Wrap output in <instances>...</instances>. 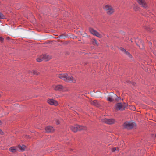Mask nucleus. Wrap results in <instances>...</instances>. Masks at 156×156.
<instances>
[{
    "label": "nucleus",
    "instance_id": "f257e3e1",
    "mask_svg": "<svg viewBox=\"0 0 156 156\" xmlns=\"http://www.w3.org/2000/svg\"><path fill=\"white\" fill-rule=\"evenodd\" d=\"M53 87L54 89L57 91L65 92L68 91L69 90V88L65 86H63L61 84L54 85L53 86Z\"/></svg>",
    "mask_w": 156,
    "mask_h": 156
},
{
    "label": "nucleus",
    "instance_id": "f03ea898",
    "mask_svg": "<svg viewBox=\"0 0 156 156\" xmlns=\"http://www.w3.org/2000/svg\"><path fill=\"white\" fill-rule=\"evenodd\" d=\"M104 10L108 15H111L114 12V10L113 7L110 5H105L103 7Z\"/></svg>",
    "mask_w": 156,
    "mask_h": 156
},
{
    "label": "nucleus",
    "instance_id": "7ed1b4c3",
    "mask_svg": "<svg viewBox=\"0 0 156 156\" xmlns=\"http://www.w3.org/2000/svg\"><path fill=\"white\" fill-rule=\"evenodd\" d=\"M136 126V123L133 122H126L124 124V127L127 129H130Z\"/></svg>",
    "mask_w": 156,
    "mask_h": 156
},
{
    "label": "nucleus",
    "instance_id": "20e7f679",
    "mask_svg": "<svg viewBox=\"0 0 156 156\" xmlns=\"http://www.w3.org/2000/svg\"><path fill=\"white\" fill-rule=\"evenodd\" d=\"M70 129L72 131L76 132L78 131L85 130L87 129V128L85 126L76 125L70 127Z\"/></svg>",
    "mask_w": 156,
    "mask_h": 156
},
{
    "label": "nucleus",
    "instance_id": "39448f33",
    "mask_svg": "<svg viewBox=\"0 0 156 156\" xmlns=\"http://www.w3.org/2000/svg\"><path fill=\"white\" fill-rule=\"evenodd\" d=\"M127 106V105L125 103H124L122 104L121 103H119L116 104L115 107L116 108L117 110H123Z\"/></svg>",
    "mask_w": 156,
    "mask_h": 156
},
{
    "label": "nucleus",
    "instance_id": "423d86ee",
    "mask_svg": "<svg viewBox=\"0 0 156 156\" xmlns=\"http://www.w3.org/2000/svg\"><path fill=\"white\" fill-rule=\"evenodd\" d=\"M89 30L90 32L93 35L96 36L99 38H101L102 37V35L99 34L96 30H94V29L92 28H89Z\"/></svg>",
    "mask_w": 156,
    "mask_h": 156
},
{
    "label": "nucleus",
    "instance_id": "0eeeda50",
    "mask_svg": "<svg viewBox=\"0 0 156 156\" xmlns=\"http://www.w3.org/2000/svg\"><path fill=\"white\" fill-rule=\"evenodd\" d=\"M67 76L66 77L64 81L66 82H73L75 83L76 82V80L72 76H69L67 74Z\"/></svg>",
    "mask_w": 156,
    "mask_h": 156
},
{
    "label": "nucleus",
    "instance_id": "6e6552de",
    "mask_svg": "<svg viewBox=\"0 0 156 156\" xmlns=\"http://www.w3.org/2000/svg\"><path fill=\"white\" fill-rule=\"evenodd\" d=\"M102 121L103 122L109 125L113 124L116 122L115 120L114 119H107L106 118L102 119Z\"/></svg>",
    "mask_w": 156,
    "mask_h": 156
},
{
    "label": "nucleus",
    "instance_id": "1a4fd4ad",
    "mask_svg": "<svg viewBox=\"0 0 156 156\" xmlns=\"http://www.w3.org/2000/svg\"><path fill=\"white\" fill-rule=\"evenodd\" d=\"M47 102L52 105L57 106L58 104L57 101L53 99H50L48 100Z\"/></svg>",
    "mask_w": 156,
    "mask_h": 156
},
{
    "label": "nucleus",
    "instance_id": "9d476101",
    "mask_svg": "<svg viewBox=\"0 0 156 156\" xmlns=\"http://www.w3.org/2000/svg\"><path fill=\"white\" fill-rule=\"evenodd\" d=\"M138 2L144 8H146L147 7V5L144 0H138Z\"/></svg>",
    "mask_w": 156,
    "mask_h": 156
},
{
    "label": "nucleus",
    "instance_id": "9b49d317",
    "mask_svg": "<svg viewBox=\"0 0 156 156\" xmlns=\"http://www.w3.org/2000/svg\"><path fill=\"white\" fill-rule=\"evenodd\" d=\"M45 130L46 132L50 133L53 132L54 129L51 126H48L45 128Z\"/></svg>",
    "mask_w": 156,
    "mask_h": 156
},
{
    "label": "nucleus",
    "instance_id": "f8f14e48",
    "mask_svg": "<svg viewBox=\"0 0 156 156\" xmlns=\"http://www.w3.org/2000/svg\"><path fill=\"white\" fill-rule=\"evenodd\" d=\"M113 95H109L107 98V100L108 101L110 102H112L114 100L113 98V95L114 96H116V94H113Z\"/></svg>",
    "mask_w": 156,
    "mask_h": 156
},
{
    "label": "nucleus",
    "instance_id": "ddd939ff",
    "mask_svg": "<svg viewBox=\"0 0 156 156\" xmlns=\"http://www.w3.org/2000/svg\"><path fill=\"white\" fill-rule=\"evenodd\" d=\"M67 73H63L61 74H58L57 76L60 79H61L64 81L66 77L67 76Z\"/></svg>",
    "mask_w": 156,
    "mask_h": 156
},
{
    "label": "nucleus",
    "instance_id": "4468645a",
    "mask_svg": "<svg viewBox=\"0 0 156 156\" xmlns=\"http://www.w3.org/2000/svg\"><path fill=\"white\" fill-rule=\"evenodd\" d=\"M43 60L48 61L51 58V56L47 55H42Z\"/></svg>",
    "mask_w": 156,
    "mask_h": 156
},
{
    "label": "nucleus",
    "instance_id": "2eb2a0df",
    "mask_svg": "<svg viewBox=\"0 0 156 156\" xmlns=\"http://www.w3.org/2000/svg\"><path fill=\"white\" fill-rule=\"evenodd\" d=\"M139 41L140 42V43L139 44H137V45L138 46H139V47H140V48L142 49H143L144 48L143 42L141 40H140Z\"/></svg>",
    "mask_w": 156,
    "mask_h": 156
},
{
    "label": "nucleus",
    "instance_id": "dca6fc26",
    "mask_svg": "<svg viewBox=\"0 0 156 156\" xmlns=\"http://www.w3.org/2000/svg\"><path fill=\"white\" fill-rule=\"evenodd\" d=\"M91 104L96 106L98 107L99 106V105L97 101L94 100L91 102Z\"/></svg>",
    "mask_w": 156,
    "mask_h": 156
},
{
    "label": "nucleus",
    "instance_id": "f3484780",
    "mask_svg": "<svg viewBox=\"0 0 156 156\" xmlns=\"http://www.w3.org/2000/svg\"><path fill=\"white\" fill-rule=\"evenodd\" d=\"M10 151L13 152H15L16 151V148L15 147H12L10 148Z\"/></svg>",
    "mask_w": 156,
    "mask_h": 156
},
{
    "label": "nucleus",
    "instance_id": "a211bd4d",
    "mask_svg": "<svg viewBox=\"0 0 156 156\" xmlns=\"http://www.w3.org/2000/svg\"><path fill=\"white\" fill-rule=\"evenodd\" d=\"M93 43L94 45H96L97 46L98 45V44L97 41L95 39H93Z\"/></svg>",
    "mask_w": 156,
    "mask_h": 156
},
{
    "label": "nucleus",
    "instance_id": "6ab92c4d",
    "mask_svg": "<svg viewBox=\"0 0 156 156\" xmlns=\"http://www.w3.org/2000/svg\"><path fill=\"white\" fill-rule=\"evenodd\" d=\"M36 60L38 62H40L43 60L42 56L38 58H37Z\"/></svg>",
    "mask_w": 156,
    "mask_h": 156
},
{
    "label": "nucleus",
    "instance_id": "aec40b11",
    "mask_svg": "<svg viewBox=\"0 0 156 156\" xmlns=\"http://www.w3.org/2000/svg\"><path fill=\"white\" fill-rule=\"evenodd\" d=\"M26 146L24 145H22L21 146L20 149L22 151H24L25 149Z\"/></svg>",
    "mask_w": 156,
    "mask_h": 156
},
{
    "label": "nucleus",
    "instance_id": "412c9836",
    "mask_svg": "<svg viewBox=\"0 0 156 156\" xmlns=\"http://www.w3.org/2000/svg\"><path fill=\"white\" fill-rule=\"evenodd\" d=\"M125 53V54H126L127 55H128L129 57H130V58H132V55H131V54L130 53H129L127 51H126V52Z\"/></svg>",
    "mask_w": 156,
    "mask_h": 156
},
{
    "label": "nucleus",
    "instance_id": "4be33fe9",
    "mask_svg": "<svg viewBox=\"0 0 156 156\" xmlns=\"http://www.w3.org/2000/svg\"><path fill=\"white\" fill-rule=\"evenodd\" d=\"M5 18V17L4 16V15L1 12H0V19H4Z\"/></svg>",
    "mask_w": 156,
    "mask_h": 156
},
{
    "label": "nucleus",
    "instance_id": "5701e85b",
    "mask_svg": "<svg viewBox=\"0 0 156 156\" xmlns=\"http://www.w3.org/2000/svg\"><path fill=\"white\" fill-rule=\"evenodd\" d=\"M120 50L122 51V52H124V53L126 52V51L124 49V48L121 47L120 48Z\"/></svg>",
    "mask_w": 156,
    "mask_h": 156
},
{
    "label": "nucleus",
    "instance_id": "b1692460",
    "mask_svg": "<svg viewBox=\"0 0 156 156\" xmlns=\"http://www.w3.org/2000/svg\"><path fill=\"white\" fill-rule=\"evenodd\" d=\"M144 28L145 29H146L148 31H150L151 30L148 27H144Z\"/></svg>",
    "mask_w": 156,
    "mask_h": 156
},
{
    "label": "nucleus",
    "instance_id": "393cba45",
    "mask_svg": "<svg viewBox=\"0 0 156 156\" xmlns=\"http://www.w3.org/2000/svg\"><path fill=\"white\" fill-rule=\"evenodd\" d=\"M33 73L34 74L38 75V73L36 71L33 70Z\"/></svg>",
    "mask_w": 156,
    "mask_h": 156
},
{
    "label": "nucleus",
    "instance_id": "a878e982",
    "mask_svg": "<svg viewBox=\"0 0 156 156\" xmlns=\"http://www.w3.org/2000/svg\"><path fill=\"white\" fill-rule=\"evenodd\" d=\"M116 150H119L118 148H113V151H115Z\"/></svg>",
    "mask_w": 156,
    "mask_h": 156
},
{
    "label": "nucleus",
    "instance_id": "bb28decb",
    "mask_svg": "<svg viewBox=\"0 0 156 156\" xmlns=\"http://www.w3.org/2000/svg\"><path fill=\"white\" fill-rule=\"evenodd\" d=\"M4 40V38L2 37H0V41L2 42Z\"/></svg>",
    "mask_w": 156,
    "mask_h": 156
},
{
    "label": "nucleus",
    "instance_id": "cd10ccee",
    "mask_svg": "<svg viewBox=\"0 0 156 156\" xmlns=\"http://www.w3.org/2000/svg\"><path fill=\"white\" fill-rule=\"evenodd\" d=\"M121 143H122V145L121 146V144H120V147H123V141H122Z\"/></svg>",
    "mask_w": 156,
    "mask_h": 156
},
{
    "label": "nucleus",
    "instance_id": "c85d7f7f",
    "mask_svg": "<svg viewBox=\"0 0 156 156\" xmlns=\"http://www.w3.org/2000/svg\"><path fill=\"white\" fill-rule=\"evenodd\" d=\"M3 134V132H2L1 130L0 129V134L2 135Z\"/></svg>",
    "mask_w": 156,
    "mask_h": 156
},
{
    "label": "nucleus",
    "instance_id": "c756f323",
    "mask_svg": "<svg viewBox=\"0 0 156 156\" xmlns=\"http://www.w3.org/2000/svg\"><path fill=\"white\" fill-rule=\"evenodd\" d=\"M132 108H133V110H135L136 109V108H135V106H132Z\"/></svg>",
    "mask_w": 156,
    "mask_h": 156
},
{
    "label": "nucleus",
    "instance_id": "7c9ffc66",
    "mask_svg": "<svg viewBox=\"0 0 156 156\" xmlns=\"http://www.w3.org/2000/svg\"><path fill=\"white\" fill-rule=\"evenodd\" d=\"M59 123H60V122H59V121H58V120H57V122H56V124H57L58 125V124H59Z\"/></svg>",
    "mask_w": 156,
    "mask_h": 156
},
{
    "label": "nucleus",
    "instance_id": "2f4dec72",
    "mask_svg": "<svg viewBox=\"0 0 156 156\" xmlns=\"http://www.w3.org/2000/svg\"><path fill=\"white\" fill-rule=\"evenodd\" d=\"M80 33H83V30H82L81 31H80Z\"/></svg>",
    "mask_w": 156,
    "mask_h": 156
},
{
    "label": "nucleus",
    "instance_id": "473e14b6",
    "mask_svg": "<svg viewBox=\"0 0 156 156\" xmlns=\"http://www.w3.org/2000/svg\"><path fill=\"white\" fill-rule=\"evenodd\" d=\"M2 124V121H1V120H0V125H1Z\"/></svg>",
    "mask_w": 156,
    "mask_h": 156
},
{
    "label": "nucleus",
    "instance_id": "72a5a7b5",
    "mask_svg": "<svg viewBox=\"0 0 156 156\" xmlns=\"http://www.w3.org/2000/svg\"><path fill=\"white\" fill-rule=\"evenodd\" d=\"M149 43L150 45H152V43L151 42H149Z\"/></svg>",
    "mask_w": 156,
    "mask_h": 156
},
{
    "label": "nucleus",
    "instance_id": "f704fd0d",
    "mask_svg": "<svg viewBox=\"0 0 156 156\" xmlns=\"http://www.w3.org/2000/svg\"><path fill=\"white\" fill-rule=\"evenodd\" d=\"M84 35H87V34L85 33H84V34H83Z\"/></svg>",
    "mask_w": 156,
    "mask_h": 156
},
{
    "label": "nucleus",
    "instance_id": "c9c22d12",
    "mask_svg": "<svg viewBox=\"0 0 156 156\" xmlns=\"http://www.w3.org/2000/svg\"><path fill=\"white\" fill-rule=\"evenodd\" d=\"M155 136H156V134H155Z\"/></svg>",
    "mask_w": 156,
    "mask_h": 156
}]
</instances>
